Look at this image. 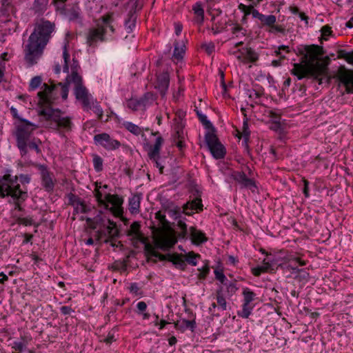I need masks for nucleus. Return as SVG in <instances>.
Here are the masks:
<instances>
[{
  "label": "nucleus",
  "instance_id": "12",
  "mask_svg": "<svg viewBox=\"0 0 353 353\" xmlns=\"http://www.w3.org/2000/svg\"><path fill=\"white\" fill-rule=\"evenodd\" d=\"M205 141L214 159H221L225 157L226 150L214 132H207L205 133Z\"/></svg>",
  "mask_w": 353,
  "mask_h": 353
},
{
  "label": "nucleus",
  "instance_id": "8",
  "mask_svg": "<svg viewBox=\"0 0 353 353\" xmlns=\"http://www.w3.org/2000/svg\"><path fill=\"white\" fill-rule=\"evenodd\" d=\"M72 83L70 79L66 80L65 83H59L57 85H49L43 83L41 88L42 91L38 92L39 100L45 103H50L59 92L63 99L65 100L68 96L69 84Z\"/></svg>",
  "mask_w": 353,
  "mask_h": 353
},
{
  "label": "nucleus",
  "instance_id": "18",
  "mask_svg": "<svg viewBox=\"0 0 353 353\" xmlns=\"http://www.w3.org/2000/svg\"><path fill=\"white\" fill-rule=\"evenodd\" d=\"M170 85V75L167 72H162L157 76L155 88L159 90L162 97H164Z\"/></svg>",
  "mask_w": 353,
  "mask_h": 353
},
{
  "label": "nucleus",
  "instance_id": "48",
  "mask_svg": "<svg viewBox=\"0 0 353 353\" xmlns=\"http://www.w3.org/2000/svg\"><path fill=\"white\" fill-rule=\"evenodd\" d=\"M242 134L244 139V142L247 143L249 140L250 131L249 130L248 119H245L243 122Z\"/></svg>",
  "mask_w": 353,
  "mask_h": 353
},
{
  "label": "nucleus",
  "instance_id": "22",
  "mask_svg": "<svg viewBox=\"0 0 353 353\" xmlns=\"http://www.w3.org/2000/svg\"><path fill=\"white\" fill-rule=\"evenodd\" d=\"M65 14L70 21H81V11L77 4H74L70 8L65 9Z\"/></svg>",
  "mask_w": 353,
  "mask_h": 353
},
{
  "label": "nucleus",
  "instance_id": "34",
  "mask_svg": "<svg viewBox=\"0 0 353 353\" xmlns=\"http://www.w3.org/2000/svg\"><path fill=\"white\" fill-rule=\"evenodd\" d=\"M185 54V46H179L178 42L174 43V50L172 54L173 60L181 61L183 58Z\"/></svg>",
  "mask_w": 353,
  "mask_h": 353
},
{
  "label": "nucleus",
  "instance_id": "30",
  "mask_svg": "<svg viewBox=\"0 0 353 353\" xmlns=\"http://www.w3.org/2000/svg\"><path fill=\"white\" fill-rule=\"evenodd\" d=\"M241 54L251 63L256 62L259 59L258 54L251 48H243L242 50Z\"/></svg>",
  "mask_w": 353,
  "mask_h": 353
},
{
  "label": "nucleus",
  "instance_id": "36",
  "mask_svg": "<svg viewBox=\"0 0 353 353\" xmlns=\"http://www.w3.org/2000/svg\"><path fill=\"white\" fill-rule=\"evenodd\" d=\"M155 95L150 92H146L142 97L139 99L141 106L146 107L150 105L155 100Z\"/></svg>",
  "mask_w": 353,
  "mask_h": 353
},
{
  "label": "nucleus",
  "instance_id": "20",
  "mask_svg": "<svg viewBox=\"0 0 353 353\" xmlns=\"http://www.w3.org/2000/svg\"><path fill=\"white\" fill-rule=\"evenodd\" d=\"M339 80L345 87L347 93H353V72L345 71L340 74Z\"/></svg>",
  "mask_w": 353,
  "mask_h": 353
},
{
  "label": "nucleus",
  "instance_id": "64",
  "mask_svg": "<svg viewBox=\"0 0 353 353\" xmlns=\"http://www.w3.org/2000/svg\"><path fill=\"white\" fill-rule=\"evenodd\" d=\"M60 311L63 315H69L72 312H74V310L70 306H62L60 308Z\"/></svg>",
  "mask_w": 353,
  "mask_h": 353
},
{
  "label": "nucleus",
  "instance_id": "4",
  "mask_svg": "<svg viewBox=\"0 0 353 353\" xmlns=\"http://www.w3.org/2000/svg\"><path fill=\"white\" fill-rule=\"evenodd\" d=\"M39 115L45 119L46 127L59 132L63 137L65 132H70L74 126L72 117L63 116L59 109L47 107L40 111Z\"/></svg>",
  "mask_w": 353,
  "mask_h": 353
},
{
  "label": "nucleus",
  "instance_id": "60",
  "mask_svg": "<svg viewBox=\"0 0 353 353\" xmlns=\"http://www.w3.org/2000/svg\"><path fill=\"white\" fill-rule=\"evenodd\" d=\"M155 218L159 221V222L165 225L168 223V221L165 219V215L162 213L161 211H158L155 214Z\"/></svg>",
  "mask_w": 353,
  "mask_h": 353
},
{
  "label": "nucleus",
  "instance_id": "38",
  "mask_svg": "<svg viewBox=\"0 0 353 353\" xmlns=\"http://www.w3.org/2000/svg\"><path fill=\"white\" fill-rule=\"evenodd\" d=\"M41 143V141L38 138L30 139V141H28V149L34 150L37 154H39L41 153V150L39 148Z\"/></svg>",
  "mask_w": 353,
  "mask_h": 353
},
{
  "label": "nucleus",
  "instance_id": "13",
  "mask_svg": "<svg viewBox=\"0 0 353 353\" xmlns=\"http://www.w3.org/2000/svg\"><path fill=\"white\" fill-rule=\"evenodd\" d=\"M298 264L303 266L306 264L304 261H302L299 257H295L290 259V263L286 265V269L292 270V274H296L295 279L299 281L307 282L310 279V274L305 269H299L296 265Z\"/></svg>",
  "mask_w": 353,
  "mask_h": 353
},
{
  "label": "nucleus",
  "instance_id": "15",
  "mask_svg": "<svg viewBox=\"0 0 353 353\" xmlns=\"http://www.w3.org/2000/svg\"><path fill=\"white\" fill-rule=\"evenodd\" d=\"M127 236L135 247H137L139 243L147 244V239L141 231V223L139 221H134L130 225L127 230Z\"/></svg>",
  "mask_w": 353,
  "mask_h": 353
},
{
  "label": "nucleus",
  "instance_id": "16",
  "mask_svg": "<svg viewBox=\"0 0 353 353\" xmlns=\"http://www.w3.org/2000/svg\"><path fill=\"white\" fill-rule=\"evenodd\" d=\"M37 168L41 173V184L46 191L50 192L54 188V181L52 179V173L50 172L48 167L45 165L39 164Z\"/></svg>",
  "mask_w": 353,
  "mask_h": 353
},
{
  "label": "nucleus",
  "instance_id": "10",
  "mask_svg": "<svg viewBox=\"0 0 353 353\" xmlns=\"http://www.w3.org/2000/svg\"><path fill=\"white\" fill-rule=\"evenodd\" d=\"M188 235V230H181L177 236L172 230H162L156 236L154 245L157 248L163 251H167L177 243V238L180 239H187Z\"/></svg>",
  "mask_w": 353,
  "mask_h": 353
},
{
  "label": "nucleus",
  "instance_id": "54",
  "mask_svg": "<svg viewBox=\"0 0 353 353\" xmlns=\"http://www.w3.org/2000/svg\"><path fill=\"white\" fill-rule=\"evenodd\" d=\"M201 48L205 51L208 54H211L215 50V45L213 42L205 43L201 45Z\"/></svg>",
  "mask_w": 353,
  "mask_h": 353
},
{
  "label": "nucleus",
  "instance_id": "9",
  "mask_svg": "<svg viewBox=\"0 0 353 353\" xmlns=\"http://www.w3.org/2000/svg\"><path fill=\"white\" fill-rule=\"evenodd\" d=\"M195 196L192 201H188L183 206V210L179 207H175L169 211V214L176 221H178L182 218V214L190 216L193 214V211L195 210L199 212L203 210V203L201 200V194L198 189H195L192 192Z\"/></svg>",
  "mask_w": 353,
  "mask_h": 353
},
{
  "label": "nucleus",
  "instance_id": "42",
  "mask_svg": "<svg viewBox=\"0 0 353 353\" xmlns=\"http://www.w3.org/2000/svg\"><path fill=\"white\" fill-rule=\"evenodd\" d=\"M216 301L219 306V307L223 310H226L227 309V302L225 299L223 297L222 294V288L216 291Z\"/></svg>",
  "mask_w": 353,
  "mask_h": 353
},
{
  "label": "nucleus",
  "instance_id": "41",
  "mask_svg": "<svg viewBox=\"0 0 353 353\" xmlns=\"http://www.w3.org/2000/svg\"><path fill=\"white\" fill-rule=\"evenodd\" d=\"M197 117L199 121L202 123V124L207 129H211L212 131H214V128L212 123L208 119V117L205 114H202L199 111H196Z\"/></svg>",
  "mask_w": 353,
  "mask_h": 353
},
{
  "label": "nucleus",
  "instance_id": "25",
  "mask_svg": "<svg viewBox=\"0 0 353 353\" xmlns=\"http://www.w3.org/2000/svg\"><path fill=\"white\" fill-rule=\"evenodd\" d=\"M141 200V193H136L129 198L128 209L131 214H137L139 212Z\"/></svg>",
  "mask_w": 353,
  "mask_h": 353
},
{
  "label": "nucleus",
  "instance_id": "55",
  "mask_svg": "<svg viewBox=\"0 0 353 353\" xmlns=\"http://www.w3.org/2000/svg\"><path fill=\"white\" fill-rule=\"evenodd\" d=\"M79 206V212L81 213H88L91 211L92 208L90 206L87 205L84 201H81L80 203L78 204Z\"/></svg>",
  "mask_w": 353,
  "mask_h": 353
},
{
  "label": "nucleus",
  "instance_id": "49",
  "mask_svg": "<svg viewBox=\"0 0 353 353\" xmlns=\"http://www.w3.org/2000/svg\"><path fill=\"white\" fill-rule=\"evenodd\" d=\"M42 82L41 77L39 76L34 77L30 82L29 84V90L32 91L38 88Z\"/></svg>",
  "mask_w": 353,
  "mask_h": 353
},
{
  "label": "nucleus",
  "instance_id": "19",
  "mask_svg": "<svg viewBox=\"0 0 353 353\" xmlns=\"http://www.w3.org/2000/svg\"><path fill=\"white\" fill-rule=\"evenodd\" d=\"M106 203L108 204V210L112 212L119 211L123 203V200L118 194H105Z\"/></svg>",
  "mask_w": 353,
  "mask_h": 353
},
{
  "label": "nucleus",
  "instance_id": "63",
  "mask_svg": "<svg viewBox=\"0 0 353 353\" xmlns=\"http://www.w3.org/2000/svg\"><path fill=\"white\" fill-rule=\"evenodd\" d=\"M224 29V26H221L219 23H215L212 28V31L213 32L214 34H216L221 32Z\"/></svg>",
  "mask_w": 353,
  "mask_h": 353
},
{
  "label": "nucleus",
  "instance_id": "23",
  "mask_svg": "<svg viewBox=\"0 0 353 353\" xmlns=\"http://www.w3.org/2000/svg\"><path fill=\"white\" fill-rule=\"evenodd\" d=\"M163 143V139L161 136H159L156 139L154 144L150 147L148 154L150 159H157V158H160V150Z\"/></svg>",
  "mask_w": 353,
  "mask_h": 353
},
{
  "label": "nucleus",
  "instance_id": "37",
  "mask_svg": "<svg viewBox=\"0 0 353 353\" xmlns=\"http://www.w3.org/2000/svg\"><path fill=\"white\" fill-rule=\"evenodd\" d=\"M242 294L243 296V302L251 303L256 296V294L248 288L243 289Z\"/></svg>",
  "mask_w": 353,
  "mask_h": 353
},
{
  "label": "nucleus",
  "instance_id": "29",
  "mask_svg": "<svg viewBox=\"0 0 353 353\" xmlns=\"http://www.w3.org/2000/svg\"><path fill=\"white\" fill-rule=\"evenodd\" d=\"M71 74H68L66 77V80L70 79L71 81L74 80V77L78 78L77 79H82L81 76H80L78 73L79 70L80 69V65L79 61L75 58L72 59V63L71 64Z\"/></svg>",
  "mask_w": 353,
  "mask_h": 353
},
{
  "label": "nucleus",
  "instance_id": "58",
  "mask_svg": "<svg viewBox=\"0 0 353 353\" xmlns=\"http://www.w3.org/2000/svg\"><path fill=\"white\" fill-rule=\"evenodd\" d=\"M269 117L272 119L273 124H276L278 125L279 124V123H281L280 122V119H281L280 114H277L276 112H275L272 110L270 111Z\"/></svg>",
  "mask_w": 353,
  "mask_h": 353
},
{
  "label": "nucleus",
  "instance_id": "61",
  "mask_svg": "<svg viewBox=\"0 0 353 353\" xmlns=\"http://www.w3.org/2000/svg\"><path fill=\"white\" fill-rule=\"evenodd\" d=\"M232 34H235L236 37L239 36V33H241L243 35H245V33L243 32V28L239 24H234V26L231 29Z\"/></svg>",
  "mask_w": 353,
  "mask_h": 353
},
{
  "label": "nucleus",
  "instance_id": "31",
  "mask_svg": "<svg viewBox=\"0 0 353 353\" xmlns=\"http://www.w3.org/2000/svg\"><path fill=\"white\" fill-rule=\"evenodd\" d=\"M128 19L125 21V26L128 33L132 32L136 26L137 16L135 12H130L128 14Z\"/></svg>",
  "mask_w": 353,
  "mask_h": 353
},
{
  "label": "nucleus",
  "instance_id": "14",
  "mask_svg": "<svg viewBox=\"0 0 353 353\" xmlns=\"http://www.w3.org/2000/svg\"><path fill=\"white\" fill-rule=\"evenodd\" d=\"M94 141L96 145L102 146L107 150H114L121 146V143L112 139L108 133L97 134L94 136Z\"/></svg>",
  "mask_w": 353,
  "mask_h": 353
},
{
  "label": "nucleus",
  "instance_id": "35",
  "mask_svg": "<svg viewBox=\"0 0 353 353\" xmlns=\"http://www.w3.org/2000/svg\"><path fill=\"white\" fill-rule=\"evenodd\" d=\"M68 204L74 206V214L79 213L78 204L82 201V199L77 195L73 193H69L68 194Z\"/></svg>",
  "mask_w": 353,
  "mask_h": 353
},
{
  "label": "nucleus",
  "instance_id": "40",
  "mask_svg": "<svg viewBox=\"0 0 353 353\" xmlns=\"http://www.w3.org/2000/svg\"><path fill=\"white\" fill-rule=\"evenodd\" d=\"M201 258V255L199 254L194 253L193 251L189 252L185 255V263L187 262L188 264L196 266L197 264V259Z\"/></svg>",
  "mask_w": 353,
  "mask_h": 353
},
{
  "label": "nucleus",
  "instance_id": "7",
  "mask_svg": "<svg viewBox=\"0 0 353 353\" xmlns=\"http://www.w3.org/2000/svg\"><path fill=\"white\" fill-rule=\"evenodd\" d=\"M20 120L22 123L17 125L15 137L17 146L23 157L28 154V141L31 139V134L35 125L26 119H20Z\"/></svg>",
  "mask_w": 353,
  "mask_h": 353
},
{
  "label": "nucleus",
  "instance_id": "32",
  "mask_svg": "<svg viewBox=\"0 0 353 353\" xmlns=\"http://www.w3.org/2000/svg\"><path fill=\"white\" fill-rule=\"evenodd\" d=\"M254 305L243 302L242 310L237 312V315L243 319H248L252 314L254 308Z\"/></svg>",
  "mask_w": 353,
  "mask_h": 353
},
{
  "label": "nucleus",
  "instance_id": "62",
  "mask_svg": "<svg viewBox=\"0 0 353 353\" xmlns=\"http://www.w3.org/2000/svg\"><path fill=\"white\" fill-rule=\"evenodd\" d=\"M12 347L16 350H18L19 352H22L25 350L26 348V345L22 343V342H19V341H14L13 343V346Z\"/></svg>",
  "mask_w": 353,
  "mask_h": 353
},
{
  "label": "nucleus",
  "instance_id": "57",
  "mask_svg": "<svg viewBox=\"0 0 353 353\" xmlns=\"http://www.w3.org/2000/svg\"><path fill=\"white\" fill-rule=\"evenodd\" d=\"M332 32V29L328 26H324L321 28V36L324 40H327V37L331 35Z\"/></svg>",
  "mask_w": 353,
  "mask_h": 353
},
{
  "label": "nucleus",
  "instance_id": "21",
  "mask_svg": "<svg viewBox=\"0 0 353 353\" xmlns=\"http://www.w3.org/2000/svg\"><path fill=\"white\" fill-rule=\"evenodd\" d=\"M190 235L192 243L196 245L204 243L208 241L205 234L197 230L195 227L190 228Z\"/></svg>",
  "mask_w": 353,
  "mask_h": 353
},
{
  "label": "nucleus",
  "instance_id": "11",
  "mask_svg": "<svg viewBox=\"0 0 353 353\" xmlns=\"http://www.w3.org/2000/svg\"><path fill=\"white\" fill-rule=\"evenodd\" d=\"M74 84V94L77 100L82 103L85 110L92 108L91 102L93 101V97L89 94L88 89L83 85V79H75L70 81Z\"/></svg>",
  "mask_w": 353,
  "mask_h": 353
},
{
  "label": "nucleus",
  "instance_id": "53",
  "mask_svg": "<svg viewBox=\"0 0 353 353\" xmlns=\"http://www.w3.org/2000/svg\"><path fill=\"white\" fill-rule=\"evenodd\" d=\"M245 94L252 101H255L261 97V94L253 89H245Z\"/></svg>",
  "mask_w": 353,
  "mask_h": 353
},
{
  "label": "nucleus",
  "instance_id": "3",
  "mask_svg": "<svg viewBox=\"0 0 353 353\" xmlns=\"http://www.w3.org/2000/svg\"><path fill=\"white\" fill-rule=\"evenodd\" d=\"M101 214L102 211L99 210L93 218L87 217L85 220L93 229L100 227L97 232V240L105 243H110L112 247H115L117 246L115 239L119 237V232L114 221L108 219V224H105Z\"/></svg>",
  "mask_w": 353,
  "mask_h": 353
},
{
  "label": "nucleus",
  "instance_id": "2",
  "mask_svg": "<svg viewBox=\"0 0 353 353\" xmlns=\"http://www.w3.org/2000/svg\"><path fill=\"white\" fill-rule=\"evenodd\" d=\"M54 23L41 19L34 25V30L23 46L24 59L29 67L37 63L54 31Z\"/></svg>",
  "mask_w": 353,
  "mask_h": 353
},
{
  "label": "nucleus",
  "instance_id": "46",
  "mask_svg": "<svg viewBox=\"0 0 353 353\" xmlns=\"http://www.w3.org/2000/svg\"><path fill=\"white\" fill-rule=\"evenodd\" d=\"M93 165L97 172H101L103 170V159L98 154L93 155Z\"/></svg>",
  "mask_w": 353,
  "mask_h": 353
},
{
  "label": "nucleus",
  "instance_id": "17",
  "mask_svg": "<svg viewBox=\"0 0 353 353\" xmlns=\"http://www.w3.org/2000/svg\"><path fill=\"white\" fill-rule=\"evenodd\" d=\"M231 176L241 185V188L252 190L256 188L255 181L252 179L248 178L243 172L232 171Z\"/></svg>",
  "mask_w": 353,
  "mask_h": 353
},
{
  "label": "nucleus",
  "instance_id": "27",
  "mask_svg": "<svg viewBox=\"0 0 353 353\" xmlns=\"http://www.w3.org/2000/svg\"><path fill=\"white\" fill-rule=\"evenodd\" d=\"M107 193H105L101 190L99 188H98V183L97 182L95 183V189L94 190V194L97 199V201L98 202V204L103 207L104 209H108V204L106 203L105 199V194Z\"/></svg>",
  "mask_w": 353,
  "mask_h": 353
},
{
  "label": "nucleus",
  "instance_id": "39",
  "mask_svg": "<svg viewBox=\"0 0 353 353\" xmlns=\"http://www.w3.org/2000/svg\"><path fill=\"white\" fill-rule=\"evenodd\" d=\"M123 125L126 130L134 135H139L142 132L141 128L132 122L126 121Z\"/></svg>",
  "mask_w": 353,
  "mask_h": 353
},
{
  "label": "nucleus",
  "instance_id": "26",
  "mask_svg": "<svg viewBox=\"0 0 353 353\" xmlns=\"http://www.w3.org/2000/svg\"><path fill=\"white\" fill-rule=\"evenodd\" d=\"M196 327V323L194 320L182 319L181 321H177L174 323V327L181 332H184L188 329L193 332Z\"/></svg>",
  "mask_w": 353,
  "mask_h": 353
},
{
  "label": "nucleus",
  "instance_id": "45",
  "mask_svg": "<svg viewBox=\"0 0 353 353\" xmlns=\"http://www.w3.org/2000/svg\"><path fill=\"white\" fill-rule=\"evenodd\" d=\"M63 58L64 60V65L63 66V71L65 73H69V60H70V54L68 52L67 46L66 44L63 46Z\"/></svg>",
  "mask_w": 353,
  "mask_h": 353
},
{
  "label": "nucleus",
  "instance_id": "51",
  "mask_svg": "<svg viewBox=\"0 0 353 353\" xmlns=\"http://www.w3.org/2000/svg\"><path fill=\"white\" fill-rule=\"evenodd\" d=\"M215 279L220 281L222 284H225L228 279L225 275L223 273V270L222 268L219 269L216 268L214 271Z\"/></svg>",
  "mask_w": 353,
  "mask_h": 353
},
{
  "label": "nucleus",
  "instance_id": "1",
  "mask_svg": "<svg viewBox=\"0 0 353 353\" xmlns=\"http://www.w3.org/2000/svg\"><path fill=\"white\" fill-rule=\"evenodd\" d=\"M296 54L301 56V63L294 64L292 74L298 80L313 79L322 84L327 73L326 66L320 62V57L324 54L323 47L315 44L301 45L297 47Z\"/></svg>",
  "mask_w": 353,
  "mask_h": 353
},
{
  "label": "nucleus",
  "instance_id": "43",
  "mask_svg": "<svg viewBox=\"0 0 353 353\" xmlns=\"http://www.w3.org/2000/svg\"><path fill=\"white\" fill-rule=\"evenodd\" d=\"M260 21L263 23V26L270 27L271 26H273L276 23V18L274 15L272 14H263L262 17L260 19Z\"/></svg>",
  "mask_w": 353,
  "mask_h": 353
},
{
  "label": "nucleus",
  "instance_id": "24",
  "mask_svg": "<svg viewBox=\"0 0 353 353\" xmlns=\"http://www.w3.org/2000/svg\"><path fill=\"white\" fill-rule=\"evenodd\" d=\"M166 259L172 262L176 268L184 270L186 268L185 259L182 254L177 253L168 254L166 255Z\"/></svg>",
  "mask_w": 353,
  "mask_h": 353
},
{
  "label": "nucleus",
  "instance_id": "44",
  "mask_svg": "<svg viewBox=\"0 0 353 353\" xmlns=\"http://www.w3.org/2000/svg\"><path fill=\"white\" fill-rule=\"evenodd\" d=\"M92 108L94 112L97 115L99 119H101L103 115V111L99 103L93 98V101L91 102Z\"/></svg>",
  "mask_w": 353,
  "mask_h": 353
},
{
  "label": "nucleus",
  "instance_id": "50",
  "mask_svg": "<svg viewBox=\"0 0 353 353\" xmlns=\"http://www.w3.org/2000/svg\"><path fill=\"white\" fill-rule=\"evenodd\" d=\"M226 287V290L230 296H232L238 290V288L235 282L226 281L224 284Z\"/></svg>",
  "mask_w": 353,
  "mask_h": 353
},
{
  "label": "nucleus",
  "instance_id": "6",
  "mask_svg": "<svg viewBox=\"0 0 353 353\" xmlns=\"http://www.w3.org/2000/svg\"><path fill=\"white\" fill-rule=\"evenodd\" d=\"M114 21L113 14L108 13L96 21V27L90 28L87 34V43L90 46H94L98 41H107L106 34L108 29L113 34L115 29L112 25Z\"/></svg>",
  "mask_w": 353,
  "mask_h": 353
},
{
  "label": "nucleus",
  "instance_id": "56",
  "mask_svg": "<svg viewBox=\"0 0 353 353\" xmlns=\"http://www.w3.org/2000/svg\"><path fill=\"white\" fill-rule=\"evenodd\" d=\"M248 11L246 12V14H252L253 18H256L260 21L263 14L260 13L257 10L254 9L253 6H250L248 8Z\"/></svg>",
  "mask_w": 353,
  "mask_h": 353
},
{
  "label": "nucleus",
  "instance_id": "33",
  "mask_svg": "<svg viewBox=\"0 0 353 353\" xmlns=\"http://www.w3.org/2000/svg\"><path fill=\"white\" fill-rule=\"evenodd\" d=\"M49 0H34L33 3V9L35 13L42 14L47 8Z\"/></svg>",
  "mask_w": 353,
  "mask_h": 353
},
{
  "label": "nucleus",
  "instance_id": "52",
  "mask_svg": "<svg viewBox=\"0 0 353 353\" xmlns=\"http://www.w3.org/2000/svg\"><path fill=\"white\" fill-rule=\"evenodd\" d=\"M198 271L199 272L198 278L200 280H203L206 278V276L210 272L209 265L207 263H205L203 267L198 268Z\"/></svg>",
  "mask_w": 353,
  "mask_h": 353
},
{
  "label": "nucleus",
  "instance_id": "28",
  "mask_svg": "<svg viewBox=\"0 0 353 353\" xmlns=\"http://www.w3.org/2000/svg\"><path fill=\"white\" fill-rule=\"evenodd\" d=\"M192 10L195 14V22L199 24H201L204 19V10L202 7V4L200 2L196 3L192 6Z\"/></svg>",
  "mask_w": 353,
  "mask_h": 353
},
{
  "label": "nucleus",
  "instance_id": "47",
  "mask_svg": "<svg viewBox=\"0 0 353 353\" xmlns=\"http://www.w3.org/2000/svg\"><path fill=\"white\" fill-rule=\"evenodd\" d=\"M127 107L133 111H136L142 106L139 99L131 98L127 101Z\"/></svg>",
  "mask_w": 353,
  "mask_h": 353
},
{
  "label": "nucleus",
  "instance_id": "59",
  "mask_svg": "<svg viewBox=\"0 0 353 353\" xmlns=\"http://www.w3.org/2000/svg\"><path fill=\"white\" fill-rule=\"evenodd\" d=\"M252 273L255 276H259L262 273L267 272L265 269L262 265H259L252 268Z\"/></svg>",
  "mask_w": 353,
  "mask_h": 353
},
{
  "label": "nucleus",
  "instance_id": "5",
  "mask_svg": "<svg viewBox=\"0 0 353 353\" xmlns=\"http://www.w3.org/2000/svg\"><path fill=\"white\" fill-rule=\"evenodd\" d=\"M17 181V176H12L10 174H5L0 178V197L11 196L15 200V208L21 210V203L26 200L28 192L20 188Z\"/></svg>",
  "mask_w": 353,
  "mask_h": 353
}]
</instances>
